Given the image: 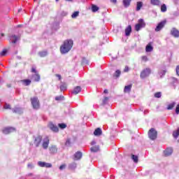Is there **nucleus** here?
I'll list each match as a JSON object with an SVG mask.
<instances>
[{
	"label": "nucleus",
	"instance_id": "obj_1",
	"mask_svg": "<svg viewBox=\"0 0 179 179\" xmlns=\"http://www.w3.org/2000/svg\"><path fill=\"white\" fill-rule=\"evenodd\" d=\"M72 47H73V41L66 40L64 41L62 45L60 46L61 54H66L71 51Z\"/></svg>",
	"mask_w": 179,
	"mask_h": 179
},
{
	"label": "nucleus",
	"instance_id": "obj_2",
	"mask_svg": "<svg viewBox=\"0 0 179 179\" xmlns=\"http://www.w3.org/2000/svg\"><path fill=\"white\" fill-rule=\"evenodd\" d=\"M41 142H43V136H41V135L34 136L33 143H31L30 145L33 146L34 145L36 148H38V146L41 145Z\"/></svg>",
	"mask_w": 179,
	"mask_h": 179
},
{
	"label": "nucleus",
	"instance_id": "obj_3",
	"mask_svg": "<svg viewBox=\"0 0 179 179\" xmlns=\"http://www.w3.org/2000/svg\"><path fill=\"white\" fill-rule=\"evenodd\" d=\"M31 104L34 108V110L40 109V100H38V97L33 96L30 99Z\"/></svg>",
	"mask_w": 179,
	"mask_h": 179
},
{
	"label": "nucleus",
	"instance_id": "obj_4",
	"mask_svg": "<svg viewBox=\"0 0 179 179\" xmlns=\"http://www.w3.org/2000/svg\"><path fill=\"white\" fill-rule=\"evenodd\" d=\"M148 138H150L151 141H155L157 138V131H156L155 128H151L148 131Z\"/></svg>",
	"mask_w": 179,
	"mask_h": 179
},
{
	"label": "nucleus",
	"instance_id": "obj_5",
	"mask_svg": "<svg viewBox=\"0 0 179 179\" xmlns=\"http://www.w3.org/2000/svg\"><path fill=\"white\" fill-rule=\"evenodd\" d=\"M150 73H152V70L149 68H146L141 71L140 78H141V79H145V78H148Z\"/></svg>",
	"mask_w": 179,
	"mask_h": 179
},
{
	"label": "nucleus",
	"instance_id": "obj_6",
	"mask_svg": "<svg viewBox=\"0 0 179 179\" xmlns=\"http://www.w3.org/2000/svg\"><path fill=\"white\" fill-rule=\"evenodd\" d=\"M1 131H2V134H3L4 135H9V134H12V132H15L16 129L12 127H7L3 128Z\"/></svg>",
	"mask_w": 179,
	"mask_h": 179
},
{
	"label": "nucleus",
	"instance_id": "obj_7",
	"mask_svg": "<svg viewBox=\"0 0 179 179\" xmlns=\"http://www.w3.org/2000/svg\"><path fill=\"white\" fill-rule=\"evenodd\" d=\"M8 38L10 40V43L12 44H16L19 40H20V36H16L15 34L9 35Z\"/></svg>",
	"mask_w": 179,
	"mask_h": 179
},
{
	"label": "nucleus",
	"instance_id": "obj_8",
	"mask_svg": "<svg viewBox=\"0 0 179 179\" xmlns=\"http://www.w3.org/2000/svg\"><path fill=\"white\" fill-rule=\"evenodd\" d=\"M145 24L142 19L138 20V23L135 25L136 31H139L142 27H145Z\"/></svg>",
	"mask_w": 179,
	"mask_h": 179
},
{
	"label": "nucleus",
	"instance_id": "obj_9",
	"mask_svg": "<svg viewBox=\"0 0 179 179\" xmlns=\"http://www.w3.org/2000/svg\"><path fill=\"white\" fill-rule=\"evenodd\" d=\"M48 145H50V138L48 136H45L42 143V148H43V149H48Z\"/></svg>",
	"mask_w": 179,
	"mask_h": 179
},
{
	"label": "nucleus",
	"instance_id": "obj_10",
	"mask_svg": "<svg viewBox=\"0 0 179 179\" xmlns=\"http://www.w3.org/2000/svg\"><path fill=\"white\" fill-rule=\"evenodd\" d=\"M49 152L50 155H55L58 152V148L55 145H52L49 147Z\"/></svg>",
	"mask_w": 179,
	"mask_h": 179
},
{
	"label": "nucleus",
	"instance_id": "obj_11",
	"mask_svg": "<svg viewBox=\"0 0 179 179\" xmlns=\"http://www.w3.org/2000/svg\"><path fill=\"white\" fill-rule=\"evenodd\" d=\"M166 20H164L159 22L155 28V31H160V30H162V29H163V27L166 26Z\"/></svg>",
	"mask_w": 179,
	"mask_h": 179
},
{
	"label": "nucleus",
	"instance_id": "obj_12",
	"mask_svg": "<svg viewBox=\"0 0 179 179\" xmlns=\"http://www.w3.org/2000/svg\"><path fill=\"white\" fill-rule=\"evenodd\" d=\"M38 164L40 167H46V169H50L52 167V164H51L50 163H46L43 162H38Z\"/></svg>",
	"mask_w": 179,
	"mask_h": 179
},
{
	"label": "nucleus",
	"instance_id": "obj_13",
	"mask_svg": "<svg viewBox=\"0 0 179 179\" xmlns=\"http://www.w3.org/2000/svg\"><path fill=\"white\" fill-rule=\"evenodd\" d=\"M171 36H173L176 38H178V37H179V31H178V29H177L176 28H172V29L171 30Z\"/></svg>",
	"mask_w": 179,
	"mask_h": 179
},
{
	"label": "nucleus",
	"instance_id": "obj_14",
	"mask_svg": "<svg viewBox=\"0 0 179 179\" xmlns=\"http://www.w3.org/2000/svg\"><path fill=\"white\" fill-rule=\"evenodd\" d=\"M49 128L50 129H51V131H52L53 132H58L59 131V129H58V127H57V125L50 123L49 124Z\"/></svg>",
	"mask_w": 179,
	"mask_h": 179
},
{
	"label": "nucleus",
	"instance_id": "obj_15",
	"mask_svg": "<svg viewBox=\"0 0 179 179\" xmlns=\"http://www.w3.org/2000/svg\"><path fill=\"white\" fill-rule=\"evenodd\" d=\"M80 92H82V87H80V86H77L73 89L71 93L72 94L76 95L78 94V93H80Z\"/></svg>",
	"mask_w": 179,
	"mask_h": 179
},
{
	"label": "nucleus",
	"instance_id": "obj_16",
	"mask_svg": "<svg viewBox=\"0 0 179 179\" xmlns=\"http://www.w3.org/2000/svg\"><path fill=\"white\" fill-rule=\"evenodd\" d=\"M150 3L152 6H160L162 1L160 0H150Z\"/></svg>",
	"mask_w": 179,
	"mask_h": 179
},
{
	"label": "nucleus",
	"instance_id": "obj_17",
	"mask_svg": "<svg viewBox=\"0 0 179 179\" xmlns=\"http://www.w3.org/2000/svg\"><path fill=\"white\" fill-rule=\"evenodd\" d=\"M82 152L78 151L74 154V160H80L82 159Z\"/></svg>",
	"mask_w": 179,
	"mask_h": 179
},
{
	"label": "nucleus",
	"instance_id": "obj_18",
	"mask_svg": "<svg viewBox=\"0 0 179 179\" xmlns=\"http://www.w3.org/2000/svg\"><path fill=\"white\" fill-rule=\"evenodd\" d=\"M173 154V148H168L164 151V156H170Z\"/></svg>",
	"mask_w": 179,
	"mask_h": 179
},
{
	"label": "nucleus",
	"instance_id": "obj_19",
	"mask_svg": "<svg viewBox=\"0 0 179 179\" xmlns=\"http://www.w3.org/2000/svg\"><path fill=\"white\" fill-rule=\"evenodd\" d=\"M103 134V131H101V129L100 127L96 128L94 131V135L95 136H100Z\"/></svg>",
	"mask_w": 179,
	"mask_h": 179
},
{
	"label": "nucleus",
	"instance_id": "obj_20",
	"mask_svg": "<svg viewBox=\"0 0 179 179\" xmlns=\"http://www.w3.org/2000/svg\"><path fill=\"white\" fill-rule=\"evenodd\" d=\"M146 52H152L153 51V46H152V43H148L145 47Z\"/></svg>",
	"mask_w": 179,
	"mask_h": 179
},
{
	"label": "nucleus",
	"instance_id": "obj_21",
	"mask_svg": "<svg viewBox=\"0 0 179 179\" xmlns=\"http://www.w3.org/2000/svg\"><path fill=\"white\" fill-rule=\"evenodd\" d=\"M142 6H143V3L142 1H138L136 3V10L137 12H139V10L141 9H142Z\"/></svg>",
	"mask_w": 179,
	"mask_h": 179
},
{
	"label": "nucleus",
	"instance_id": "obj_22",
	"mask_svg": "<svg viewBox=\"0 0 179 179\" xmlns=\"http://www.w3.org/2000/svg\"><path fill=\"white\" fill-rule=\"evenodd\" d=\"M131 89H132V84L125 86L124 88V93H130Z\"/></svg>",
	"mask_w": 179,
	"mask_h": 179
},
{
	"label": "nucleus",
	"instance_id": "obj_23",
	"mask_svg": "<svg viewBox=\"0 0 179 179\" xmlns=\"http://www.w3.org/2000/svg\"><path fill=\"white\" fill-rule=\"evenodd\" d=\"M132 31V27L131 25H129L126 29H125V34L126 36H129Z\"/></svg>",
	"mask_w": 179,
	"mask_h": 179
},
{
	"label": "nucleus",
	"instance_id": "obj_24",
	"mask_svg": "<svg viewBox=\"0 0 179 179\" xmlns=\"http://www.w3.org/2000/svg\"><path fill=\"white\" fill-rule=\"evenodd\" d=\"M12 111L15 114H22V108L15 107V108L12 109Z\"/></svg>",
	"mask_w": 179,
	"mask_h": 179
},
{
	"label": "nucleus",
	"instance_id": "obj_25",
	"mask_svg": "<svg viewBox=\"0 0 179 179\" xmlns=\"http://www.w3.org/2000/svg\"><path fill=\"white\" fill-rule=\"evenodd\" d=\"M39 57H41V58H44V57H47L48 55V52L47 51H41L38 52Z\"/></svg>",
	"mask_w": 179,
	"mask_h": 179
},
{
	"label": "nucleus",
	"instance_id": "obj_26",
	"mask_svg": "<svg viewBox=\"0 0 179 179\" xmlns=\"http://www.w3.org/2000/svg\"><path fill=\"white\" fill-rule=\"evenodd\" d=\"M131 1L132 0H123V5L125 8H128L131 5Z\"/></svg>",
	"mask_w": 179,
	"mask_h": 179
},
{
	"label": "nucleus",
	"instance_id": "obj_27",
	"mask_svg": "<svg viewBox=\"0 0 179 179\" xmlns=\"http://www.w3.org/2000/svg\"><path fill=\"white\" fill-rule=\"evenodd\" d=\"M32 77H34V82H38L41 79L40 74L38 73L32 76Z\"/></svg>",
	"mask_w": 179,
	"mask_h": 179
},
{
	"label": "nucleus",
	"instance_id": "obj_28",
	"mask_svg": "<svg viewBox=\"0 0 179 179\" xmlns=\"http://www.w3.org/2000/svg\"><path fill=\"white\" fill-rule=\"evenodd\" d=\"M176 107V102H173L171 103H169L166 108V110H173Z\"/></svg>",
	"mask_w": 179,
	"mask_h": 179
},
{
	"label": "nucleus",
	"instance_id": "obj_29",
	"mask_svg": "<svg viewBox=\"0 0 179 179\" xmlns=\"http://www.w3.org/2000/svg\"><path fill=\"white\" fill-rule=\"evenodd\" d=\"M23 83L25 85V86H29V85L31 84V80L25 79L23 80Z\"/></svg>",
	"mask_w": 179,
	"mask_h": 179
},
{
	"label": "nucleus",
	"instance_id": "obj_30",
	"mask_svg": "<svg viewBox=\"0 0 179 179\" xmlns=\"http://www.w3.org/2000/svg\"><path fill=\"white\" fill-rule=\"evenodd\" d=\"M99 150V146H94L90 148L91 152L96 153Z\"/></svg>",
	"mask_w": 179,
	"mask_h": 179
},
{
	"label": "nucleus",
	"instance_id": "obj_31",
	"mask_svg": "<svg viewBox=\"0 0 179 179\" xmlns=\"http://www.w3.org/2000/svg\"><path fill=\"white\" fill-rule=\"evenodd\" d=\"M161 12H167V6H166V4H162L161 6Z\"/></svg>",
	"mask_w": 179,
	"mask_h": 179
},
{
	"label": "nucleus",
	"instance_id": "obj_32",
	"mask_svg": "<svg viewBox=\"0 0 179 179\" xmlns=\"http://www.w3.org/2000/svg\"><path fill=\"white\" fill-rule=\"evenodd\" d=\"M120 75H121V71L117 70V71L115 72L113 76H114L115 78H120Z\"/></svg>",
	"mask_w": 179,
	"mask_h": 179
},
{
	"label": "nucleus",
	"instance_id": "obj_33",
	"mask_svg": "<svg viewBox=\"0 0 179 179\" xmlns=\"http://www.w3.org/2000/svg\"><path fill=\"white\" fill-rule=\"evenodd\" d=\"M173 138H178V136H179V128L176 131H173Z\"/></svg>",
	"mask_w": 179,
	"mask_h": 179
},
{
	"label": "nucleus",
	"instance_id": "obj_34",
	"mask_svg": "<svg viewBox=\"0 0 179 179\" xmlns=\"http://www.w3.org/2000/svg\"><path fill=\"white\" fill-rule=\"evenodd\" d=\"M131 159H132V160H134V163H138V156H136L135 155H131Z\"/></svg>",
	"mask_w": 179,
	"mask_h": 179
},
{
	"label": "nucleus",
	"instance_id": "obj_35",
	"mask_svg": "<svg viewBox=\"0 0 179 179\" xmlns=\"http://www.w3.org/2000/svg\"><path fill=\"white\" fill-rule=\"evenodd\" d=\"M79 16V11H76L71 15L72 19H75Z\"/></svg>",
	"mask_w": 179,
	"mask_h": 179
},
{
	"label": "nucleus",
	"instance_id": "obj_36",
	"mask_svg": "<svg viewBox=\"0 0 179 179\" xmlns=\"http://www.w3.org/2000/svg\"><path fill=\"white\" fill-rule=\"evenodd\" d=\"M60 90L61 92H64V90H66V84L64 83L60 85Z\"/></svg>",
	"mask_w": 179,
	"mask_h": 179
},
{
	"label": "nucleus",
	"instance_id": "obj_37",
	"mask_svg": "<svg viewBox=\"0 0 179 179\" xmlns=\"http://www.w3.org/2000/svg\"><path fill=\"white\" fill-rule=\"evenodd\" d=\"M58 127H60L61 129H65V128H66V124L64 123H59Z\"/></svg>",
	"mask_w": 179,
	"mask_h": 179
},
{
	"label": "nucleus",
	"instance_id": "obj_38",
	"mask_svg": "<svg viewBox=\"0 0 179 179\" xmlns=\"http://www.w3.org/2000/svg\"><path fill=\"white\" fill-rule=\"evenodd\" d=\"M6 54H8V50L4 49V50L0 53V55H1V57H5V55H6Z\"/></svg>",
	"mask_w": 179,
	"mask_h": 179
},
{
	"label": "nucleus",
	"instance_id": "obj_39",
	"mask_svg": "<svg viewBox=\"0 0 179 179\" xmlns=\"http://www.w3.org/2000/svg\"><path fill=\"white\" fill-rule=\"evenodd\" d=\"M92 12H97L99 10V8L96 5H93L92 7Z\"/></svg>",
	"mask_w": 179,
	"mask_h": 179
},
{
	"label": "nucleus",
	"instance_id": "obj_40",
	"mask_svg": "<svg viewBox=\"0 0 179 179\" xmlns=\"http://www.w3.org/2000/svg\"><path fill=\"white\" fill-rule=\"evenodd\" d=\"M154 96L156 99H160L162 97V92H156Z\"/></svg>",
	"mask_w": 179,
	"mask_h": 179
},
{
	"label": "nucleus",
	"instance_id": "obj_41",
	"mask_svg": "<svg viewBox=\"0 0 179 179\" xmlns=\"http://www.w3.org/2000/svg\"><path fill=\"white\" fill-rule=\"evenodd\" d=\"M3 108L5 110H10V105L6 103L3 106Z\"/></svg>",
	"mask_w": 179,
	"mask_h": 179
},
{
	"label": "nucleus",
	"instance_id": "obj_42",
	"mask_svg": "<svg viewBox=\"0 0 179 179\" xmlns=\"http://www.w3.org/2000/svg\"><path fill=\"white\" fill-rule=\"evenodd\" d=\"M141 59H142V61H143L144 62H148V57H147V56H142V57H141Z\"/></svg>",
	"mask_w": 179,
	"mask_h": 179
},
{
	"label": "nucleus",
	"instance_id": "obj_43",
	"mask_svg": "<svg viewBox=\"0 0 179 179\" xmlns=\"http://www.w3.org/2000/svg\"><path fill=\"white\" fill-rule=\"evenodd\" d=\"M55 100H56L57 101H61V100H64V96H56V97H55Z\"/></svg>",
	"mask_w": 179,
	"mask_h": 179
},
{
	"label": "nucleus",
	"instance_id": "obj_44",
	"mask_svg": "<svg viewBox=\"0 0 179 179\" xmlns=\"http://www.w3.org/2000/svg\"><path fill=\"white\" fill-rule=\"evenodd\" d=\"M31 72H32V73H35V75H37V70H36V68L34 67H32L31 69Z\"/></svg>",
	"mask_w": 179,
	"mask_h": 179
},
{
	"label": "nucleus",
	"instance_id": "obj_45",
	"mask_svg": "<svg viewBox=\"0 0 179 179\" xmlns=\"http://www.w3.org/2000/svg\"><path fill=\"white\" fill-rule=\"evenodd\" d=\"M176 114H179V103H178V104L177 106H176Z\"/></svg>",
	"mask_w": 179,
	"mask_h": 179
},
{
	"label": "nucleus",
	"instance_id": "obj_46",
	"mask_svg": "<svg viewBox=\"0 0 179 179\" xmlns=\"http://www.w3.org/2000/svg\"><path fill=\"white\" fill-rule=\"evenodd\" d=\"M129 67L128 66H126L124 69V72H129Z\"/></svg>",
	"mask_w": 179,
	"mask_h": 179
},
{
	"label": "nucleus",
	"instance_id": "obj_47",
	"mask_svg": "<svg viewBox=\"0 0 179 179\" xmlns=\"http://www.w3.org/2000/svg\"><path fill=\"white\" fill-rule=\"evenodd\" d=\"M65 167H66V165L62 164L59 166V170H64V169H65Z\"/></svg>",
	"mask_w": 179,
	"mask_h": 179
},
{
	"label": "nucleus",
	"instance_id": "obj_48",
	"mask_svg": "<svg viewBox=\"0 0 179 179\" xmlns=\"http://www.w3.org/2000/svg\"><path fill=\"white\" fill-rule=\"evenodd\" d=\"M65 145H71V140H69V139L66 140Z\"/></svg>",
	"mask_w": 179,
	"mask_h": 179
},
{
	"label": "nucleus",
	"instance_id": "obj_49",
	"mask_svg": "<svg viewBox=\"0 0 179 179\" xmlns=\"http://www.w3.org/2000/svg\"><path fill=\"white\" fill-rule=\"evenodd\" d=\"M55 76H56V78H58L59 80H61V79H62L61 75L55 74Z\"/></svg>",
	"mask_w": 179,
	"mask_h": 179
},
{
	"label": "nucleus",
	"instance_id": "obj_50",
	"mask_svg": "<svg viewBox=\"0 0 179 179\" xmlns=\"http://www.w3.org/2000/svg\"><path fill=\"white\" fill-rule=\"evenodd\" d=\"M176 73L179 76V65L176 67Z\"/></svg>",
	"mask_w": 179,
	"mask_h": 179
},
{
	"label": "nucleus",
	"instance_id": "obj_51",
	"mask_svg": "<svg viewBox=\"0 0 179 179\" xmlns=\"http://www.w3.org/2000/svg\"><path fill=\"white\" fill-rule=\"evenodd\" d=\"M107 101H108V97H105L103 99V103H107Z\"/></svg>",
	"mask_w": 179,
	"mask_h": 179
},
{
	"label": "nucleus",
	"instance_id": "obj_52",
	"mask_svg": "<svg viewBox=\"0 0 179 179\" xmlns=\"http://www.w3.org/2000/svg\"><path fill=\"white\" fill-rule=\"evenodd\" d=\"M2 37H5V34H0V38H2Z\"/></svg>",
	"mask_w": 179,
	"mask_h": 179
},
{
	"label": "nucleus",
	"instance_id": "obj_53",
	"mask_svg": "<svg viewBox=\"0 0 179 179\" xmlns=\"http://www.w3.org/2000/svg\"><path fill=\"white\" fill-rule=\"evenodd\" d=\"M6 87L8 88H10V87H12V84H7Z\"/></svg>",
	"mask_w": 179,
	"mask_h": 179
},
{
	"label": "nucleus",
	"instance_id": "obj_54",
	"mask_svg": "<svg viewBox=\"0 0 179 179\" xmlns=\"http://www.w3.org/2000/svg\"><path fill=\"white\" fill-rule=\"evenodd\" d=\"M28 167H30V169H33V164H29Z\"/></svg>",
	"mask_w": 179,
	"mask_h": 179
},
{
	"label": "nucleus",
	"instance_id": "obj_55",
	"mask_svg": "<svg viewBox=\"0 0 179 179\" xmlns=\"http://www.w3.org/2000/svg\"><path fill=\"white\" fill-rule=\"evenodd\" d=\"M110 2H113V3H117V0H110Z\"/></svg>",
	"mask_w": 179,
	"mask_h": 179
},
{
	"label": "nucleus",
	"instance_id": "obj_56",
	"mask_svg": "<svg viewBox=\"0 0 179 179\" xmlns=\"http://www.w3.org/2000/svg\"><path fill=\"white\" fill-rule=\"evenodd\" d=\"M103 93H105V94H107V93H108V90H104Z\"/></svg>",
	"mask_w": 179,
	"mask_h": 179
},
{
	"label": "nucleus",
	"instance_id": "obj_57",
	"mask_svg": "<svg viewBox=\"0 0 179 179\" xmlns=\"http://www.w3.org/2000/svg\"><path fill=\"white\" fill-rule=\"evenodd\" d=\"M17 59H22V57L17 56Z\"/></svg>",
	"mask_w": 179,
	"mask_h": 179
},
{
	"label": "nucleus",
	"instance_id": "obj_58",
	"mask_svg": "<svg viewBox=\"0 0 179 179\" xmlns=\"http://www.w3.org/2000/svg\"><path fill=\"white\" fill-rule=\"evenodd\" d=\"M22 24H18L17 26V27H22Z\"/></svg>",
	"mask_w": 179,
	"mask_h": 179
},
{
	"label": "nucleus",
	"instance_id": "obj_59",
	"mask_svg": "<svg viewBox=\"0 0 179 179\" xmlns=\"http://www.w3.org/2000/svg\"><path fill=\"white\" fill-rule=\"evenodd\" d=\"M18 12H22V8L18 10Z\"/></svg>",
	"mask_w": 179,
	"mask_h": 179
},
{
	"label": "nucleus",
	"instance_id": "obj_60",
	"mask_svg": "<svg viewBox=\"0 0 179 179\" xmlns=\"http://www.w3.org/2000/svg\"><path fill=\"white\" fill-rule=\"evenodd\" d=\"M94 143H96L94 141H93L92 143V145H94Z\"/></svg>",
	"mask_w": 179,
	"mask_h": 179
},
{
	"label": "nucleus",
	"instance_id": "obj_61",
	"mask_svg": "<svg viewBox=\"0 0 179 179\" xmlns=\"http://www.w3.org/2000/svg\"><path fill=\"white\" fill-rule=\"evenodd\" d=\"M66 1H68L69 2H71V1H72V0H66Z\"/></svg>",
	"mask_w": 179,
	"mask_h": 179
},
{
	"label": "nucleus",
	"instance_id": "obj_62",
	"mask_svg": "<svg viewBox=\"0 0 179 179\" xmlns=\"http://www.w3.org/2000/svg\"><path fill=\"white\" fill-rule=\"evenodd\" d=\"M56 1V2H58L59 0H55Z\"/></svg>",
	"mask_w": 179,
	"mask_h": 179
},
{
	"label": "nucleus",
	"instance_id": "obj_63",
	"mask_svg": "<svg viewBox=\"0 0 179 179\" xmlns=\"http://www.w3.org/2000/svg\"><path fill=\"white\" fill-rule=\"evenodd\" d=\"M20 82H23V80H20Z\"/></svg>",
	"mask_w": 179,
	"mask_h": 179
},
{
	"label": "nucleus",
	"instance_id": "obj_64",
	"mask_svg": "<svg viewBox=\"0 0 179 179\" xmlns=\"http://www.w3.org/2000/svg\"><path fill=\"white\" fill-rule=\"evenodd\" d=\"M0 83H1V80H0Z\"/></svg>",
	"mask_w": 179,
	"mask_h": 179
}]
</instances>
